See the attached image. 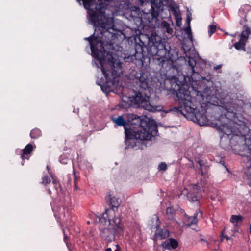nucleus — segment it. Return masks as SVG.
Segmentation results:
<instances>
[{"label": "nucleus", "instance_id": "f257e3e1", "mask_svg": "<svg viewBox=\"0 0 251 251\" xmlns=\"http://www.w3.org/2000/svg\"><path fill=\"white\" fill-rule=\"evenodd\" d=\"M82 1L84 7L88 10L89 20L95 27V33L85 38L89 41L92 57L99 63H121L112 54L106 51L112 46V40L115 37L113 32L114 23L112 18L106 17L105 10L108 3L114 2L117 6L119 0H76Z\"/></svg>", "mask_w": 251, "mask_h": 251}, {"label": "nucleus", "instance_id": "f03ea898", "mask_svg": "<svg viewBox=\"0 0 251 251\" xmlns=\"http://www.w3.org/2000/svg\"><path fill=\"white\" fill-rule=\"evenodd\" d=\"M171 89L176 93L179 100L178 107H174L171 111L182 115L188 119L197 122L200 126L209 125V120L206 116L207 104H201L198 101L202 98L197 96L192 97L188 90L187 86L177 81H171Z\"/></svg>", "mask_w": 251, "mask_h": 251}, {"label": "nucleus", "instance_id": "7ed1b4c3", "mask_svg": "<svg viewBox=\"0 0 251 251\" xmlns=\"http://www.w3.org/2000/svg\"><path fill=\"white\" fill-rule=\"evenodd\" d=\"M242 110V107H236L235 104L231 103L226 105L225 107L215 106L213 112L217 119L214 123V126L225 134L221 137L220 144L223 148L226 147L225 142L227 144H229L230 136H241L242 138L244 139L246 134L248 132V128L243 122L240 121L239 123H237V120L238 119V112H241Z\"/></svg>", "mask_w": 251, "mask_h": 251}, {"label": "nucleus", "instance_id": "20e7f679", "mask_svg": "<svg viewBox=\"0 0 251 251\" xmlns=\"http://www.w3.org/2000/svg\"><path fill=\"white\" fill-rule=\"evenodd\" d=\"M157 126L153 120L141 121L137 127H125L126 148H133L140 140H151L157 135Z\"/></svg>", "mask_w": 251, "mask_h": 251}, {"label": "nucleus", "instance_id": "39448f33", "mask_svg": "<svg viewBox=\"0 0 251 251\" xmlns=\"http://www.w3.org/2000/svg\"><path fill=\"white\" fill-rule=\"evenodd\" d=\"M111 211L105 210L101 217L92 214L94 222L100 223V235L101 237L107 242H111L115 239V234H122L124 230V226L121 223L119 217H114L111 219L109 214Z\"/></svg>", "mask_w": 251, "mask_h": 251}, {"label": "nucleus", "instance_id": "423d86ee", "mask_svg": "<svg viewBox=\"0 0 251 251\" xmlns=\"http://www.w3.org/2000/svg\"><path fill=\"white\" fill-rule=\"evenodd\" d=\"M149 45L151 46V53L155 56L156 59L164 62L170 57L169 52L159 36L152 35L150 38Z\"/></svg>", "mask_w": 251, "mask_h": 251}, {"label": "nucleus", "instance_id": "0eeeda50", "mask_svg": "<svg viewBox=\"0 0 251 251\" xmlns=\"http://www.w3.org/2000/svg\"><path fill=\"white\" fill-rule=\"evenodd\" d=\"M131 101L138 107L143 108L150 111H160L162 107L160 106H154L150 103V97L145 92L138 91L135 93V95L130 98Z\"/></svg>", "mask_w": 251, "mask_h": 251}, {"label": "nucleus", "instance_id": "6e6552de", "mask_svg": "<svg viewBox=\"0 0 251 251\" xmlns=\"http://www.w3.org/2000/svg\"><path fill=\"white\" fill-rule=\"evenodd\" d=\"M132 75L134 76L136 82L139 83L141 88L145 91L148 90L151 83L148 72L139 70L138 71L132 72Z\"/></svg>", "mask_w": 251, "mask_h": 251}, {"label": "nucleus", "instance_id": "1a4fd4ad", "mask_svg": "<svg viewBox=\"0 0 251 251\" xmlns=\"http://www.w3.org/2000/svg\"><path fill=\"white\" fill-rule=\"evenodd\" d=\"M187 191V197L192 201H198L201 197V190L197 184H190L185 188Z\"/></svg>", "mask_w": 251, "mask_h": 251}, {"label": "nucleus", "instance_id": "9d476101", "mask_svg": "<svg viewBox=\"0 0 251 251\" xmlns=\"http://www.w3.org/2000/svg\"><path fill=\"white\" fill-rule=\"evenodd\" d=\"M182 48L184 51V53L186 54V57L187 58L186 60L188 61L189 66L190 67V72L187 73V75L188 76H190L193 81H197L196 76H199V74L195 71L194 68L196 64V61L194 58L187 55L186 51V50H188L187 47H185L184 45L183 44Z\"/></svg>", "mask_w": 251, "mask_h": 251}, {"label": "nucleus", "instance_id": "9b49d317", "mask_svg": "<svg viewBox=\"0 0 251 251\" xmlns=\"http://www.w3.org/2000/svg\"><path fill=\"white\" fill-rule=\"evenodd\" d=\"M244 150L246 153H242L241 155L246 156L249 160V166L245 169V173L248 176V178L251 179V144L249 146L245 145Z\"/></svg>", "mask_w": 251, "mask_h": 251}, {"label": "nucleus", "instance_id": "f8f14e48", "mask_svg": "<svg viewBox=\"0 0 251 251\" xmlns=\"http://www.w3.org/2000/svg\"><path fill=\"white\" fill-rule=\"evenodd\" d=\"M202 216V212L200 210L197 211L193 216H188L186 214H185V220L186 221L187 223L185 224L184 223L182 226H190L191 225L197 224L198 219L201 217Z\"/></svg>", "mask_w": 251, "mask_h": 251}, {"label": "nucleus", "instance_id": "ddd939ff", "mask_svg": "<svg viewBox=\"0 0 251 251\" xmlns=\"http://www.w3.org/2000/svg\"><path fill=\"white\" fill-rule=\"evenodd\" d=\"M178 245L177 241L174 239H169L162 244V247L164 249L168 250L175 249L178 247Z\"/></svg>", "mask_w": 251, "mask_h": 251}, {"label": "nucleus", "instance_id": "4468645a", "mask_svg": "<svg viewBox=\"0 0 251 251\" xmlns=\"http://www.w3.org/2000/svg\"><path fill=\"white\" fill-rule=\"evenodd\" d=\"M169 235V232L168 230L159 229L157 227L154 235V238L156 240H162L168 237Z\"/></svg>", "mask_w": 251, "mask_h": 251}, {"label": "nucleus", "instance_id": "2eb2a0df", "mask_svg": "<svg viewBox=\"0 0 251 251\" xmlns=\"http://www.w3.org/2000/svg\"><path fill=\"white\" fill-rule=\"evenodd\" d=\"M113 122L115 124V125L119 126H124V129L125 127H127V122L123 118L122 115L118 116L117 118H112Z\"/></svg>", "mask_w": 251, "mask_h": 251}, {"label": "nucleus", "instance_id": "dca6fc26", "mask_svg": "<svg viewBox=\"0 0 251 251\" xmlns=\"http://www.w3.org/2000/svg\"><path fill=\"white\" fill-rule=\"evenodd\" d=\"M110 204L112 207V210H107L108 211H111L110 212V214H109V217L110 218L111 216H112L115 209L114 208L117 209L120 205V201L118 198L113 197L110 199Z\"/></svg>", "mask_w": 251, "mask_h": 251}, {"label": "nucleus", "instance_id": "f3484780", "mask_svg": "<svg viewBox=\"0 0 251 251\" xmlns=\"http://www.w3.org/2000/svg\"><path fill=\"white\" fill-rule=\"evenodd\" d=\"M170 9L176 19V24L178 25L179 23L181 22L182 19L180 12L178 8L176 6L171 5Z\"/></svg>", "mask_w": 251, "mask_h": 251}, {"label": "nucleus", "instance_id": "a211bd4d", "mask_svg": "<svg viewBox=\"0 0 251 251\" xmlns=\"http://www.w3.org/2000/svg\"><path fill=\"white\" fill-rule=\"evenodd\" d=\"M175 211L173 207H167L166 211V214L168 220L172 221L173 223L180 226V224L176 221L174 219Z\"/></svg>", "mask_w": 251, "mask_h": 251}, {"label": "nucleus", "instance_id": "6ab92c4d", "mask_svg": "<svg viewBox=\"0 0 251 251\" xmlns=\"http://www.w3.org/2000/svg\"><path fill=\"white\" fill-rule=\"evenodd\" d=\"M33 150V146L31 144H27L25 148L22 150L23 153L21 155V158L23 160L28 159L29 157L28 156Z\"/></svg>", "mask_w": 251, "mask_h": 251}, {"label": "nucleus", "instance_id": "aec40b11", "mask_svg": "<svg viewBox=\"0 0 251 251\" xmlns=\"http://www.w3.org/2000/svg\"><path fill=\"white\" fill-rule=\"evenodd\" d=\"M251 33L250 29L249 27H245L244 30H243L240 36H241V39H243L245 41H247V40L248 38L249 35Z\"/></svg>", "mask_w": 251, "mask_h": 251}, {"label": "nucleus", "instance_id": "412c9836", "mask_svg": "<svg viewBox=\"0 0 251 251\" xmlns=\"http://www.w3.org/2000/svg\"><path fill=\"white\" fill-rule=\"evenodd\" d=\"M246 42L243 39L240 38V40L234 44V47L238 50H245V46Z\"/></svg>", "mask_w": 251, "mask_h": 251}, {"label": "nucleus", "instance_id": "4be33fe9", "mask_svg": "<svg viewBox=\"0 0 251 251\" xmlns=\"http://www.w3.org/2000/svg\"><path fill=\"white\" fill-rule=\"evenodd\" d=\"M243 217L241 215H234L231 216L230 219V222L234 224L235 226H237V224L242 220Z\"/></svg>", "mask_w": 251, "mask_h": 251}, {"label": "nucleus", "instance_id": "5701e85b", "mask_svg": "<svg viewBox=\"0 0 251 251\" xmlns=\"http://www.w3.org/2000/svg\"><path fill=\"white\" fill-rule=\"evenodd\" d=\"M46 168H47V169L48 170V172L50 176L52 178V182L54 185V188L55 190H56L57 193H58V188H60V184H59V182H58V181H57L56 180H55L53 178L52 175L50 171L49 166H47Z\"/></svg>", "mask_w": 251, "mask_h": 251}, {"label": "nucleus", "instance_id": "b1692460", "mask_svg": "<svg viewBox=\"0 0 251 251\" xmlns=\"http://www.w3.org/2000/svg\"><path fill=\"white\" fill-rule=\"evenodd\" d=\"M198 163L200 166V172L199 173L201 176H204L207 173V168L205 165L202 164L201 161L199 160Z\"/></svg>", "mask_w": 251, "mask_h": 251}, {"label": "nucleus", "instance_id": "393cba45", "mask_svg": "<svg viewBox=\"0 0 251 251\" xmlns=\"http://www.w3.org/2000/svg\"><path fill=\"white\" fill-rule=\"evenodd\" d=\"M41 135V131L37 128H35L33 129L30 134V136L31 138L33 139H36L38 137H39Z\"/></svg>", "mask_w": 251, "mask_h": 251}, {"label": "nucleus", "instance_id": "a878e982", "mask_svg": "<svg viewBox=\"0 0 251 251\" xmlns=\"http://www.w3.org/2000/svg\"><path fill=\"white\" fill-rule=\"evenodd\" d=\"M216 25H210L208 28V34L209 36H211L216 31Z\"/></svg>", "mask_w": 251, "mask_h": 251}, {"label": "nucleus", "instance_id": "bb28decb", "mask_svg": "<svg viewBox=\"0 0 251 251\" xmlns=\"http://www.w3.org/2000/svg\"><path fill=\"white\" fill-rule=\"evenodd\" d=\"M201 241L205 242L207 245L208 248L213 250V251H221V250L219 249V246L216 247L215 248H213L211 247V244L208 243V242L206 240L201 239Z\"/></svg>", "mask_w": 251, "mask_h": 251}, {"label": "nucleus", "instance_id": "cd10ccee", "mask_svg": "<svg viewBox=\"0 0 251 251\" xmlns=\"http://www.w3.org/2000/svg\"><path fill=\"white\" fill-rule=\"evenodd\" d=\"M50 182V178L44 175L42 177V183L44 184H47Z\"/></svg>", "mask_w": 251, "mask_h": 251}, {"label": "nucleus", "instance_id": "c85d7f7f", "mask_svg": "<svg viewBox=\"0 0 251 251\" xmlns=\"http://www.w3.org/2000/svg\"><path fill=\"white\" fill-rule=\"evenodd\" d=\"M185 32L186 34L188 35V38L190 39L191 42H192V35L191 32L190 27L189 26L188 28H186L185 29Z\"/></svg>", "mask_w": 251, "mask_h": 251}, {"label": "nucleus", "instance_id": "c756f323", "mask_svg": "<svg viewBox=\"0 0 251 251\" xmlns=\"http://www.w3.org/2000/svg\"><path fill=\"white\" fill-rule=\"evenodd\" d=\"M159 171H165L167 169V165L166 163L162 162L158 166Z\"/></svg>", "mask_w": 251, "mask_h": 251}, {"label": "nucleus", "instance_id": "7c9ffc66", "mask_svg": "<svg viewBox=\"0 0 251 251\" xmlns=\"http://www.w3.org/2000/svg\"><path fill=\"white\" fill-rule=\"evenodd\" d=\"M161 25L162 27L166 29L168 26H170V25L168 22H166L165 21H163L161 22Z\"/></svg>", "mask_w": 251, "mask_h": 251}, {"label": "nucleus", "instance_id": "2f4dec72", "mask_svg": "<svg viewBox=\"0 0 251 251\" xmlns=\"http://www.w3.org/2000/svg\"><path fill=\"white\" fill-rule=\"evenodd\" d=\"M165 31L167 33L169 34L170 35H171L173 32V29L170 26H168L167 28L165 29Z\"/></svg>", "mask_w": 251, "mask_h": 251}, {"label": "nucleus", "instance_id": "473e14b6", "mask_svg": "<svg viewBox=\"0 0 251 251\" xmlns=\"http://www.w3.org/2000/svg\"><path fill=\"white\" fill-rule=\"evenodd\" d=\"M224 230H223V232H222L221 240H223L224 238L226 239V240H230V238H229L228 236L224 235Z\"/></svg>", "mask_w": 251, "mask_h": 251}, {"label": "nucleus", "instance_id": "72a5a7b5", "mask_svg": "<svg viewBox=\"0 0 251 251\" xmlns=\"http://www.w3.org/2000/svg\"><path fill=\"white\" fill-rule=\"evenodd\" d=\"M215 95H216V97H217V98H219L220 99H224V97H223L221 95L218 93H216L215 94Z\"/></svg>", "mask_w": 251, "mask_h": 251}, {"label": "nucleus", "instance_id": "f704fd0d", "mask_svg": "<svg viewBox=\"0 0 251 251\" xmlns=\"http://www.w3.org/2000/svg\"><path fill=\"white\" fill-rule=\"evenodd\" d=\"M162 4L161 3H159V7L158 8H157V12H159L160 11H162L163 10V8L162 7Z\"/></svg>", "mask_w": 251, "mask_h": 251}, {"label": "nucleus", "instance_id": "c9c22d12", "mask_svg": "<svg viewBox=\"0 0 251 251\" xmlns=\"http://www.w3.org/2000/svg\"><path fill=\"white\" fill-rule=\"evenodd\" d=\"M92 214V213H91V214H90V218L92 219V222H90V221H88L87 222V224H90V223H91V222H94V223H95V222H94V218H93V217L91 216Z\"/></svg>", "mask_w": 251, "mask_h": 251}, {"label": "nucleus", "instance_id": "e433bc0d", "mask_svg": "<svg viewBox=\"0 0 251 251\" xmlns=\"http://www.w3.org/2000/svg\"><path fill=\"white\" fill-rule=\"evenodd\" d=\"M222 67V65H217L216 66H215L214 67V70H217L218 69H219L220 68H221Z\"/></svg>", "mask_w": 251, "mask_h": 251}, {"label": "nucleus", "instance_id": "4c0bfd02", "mask_svg": "<svg viewBox=\"0 0 251 251\" xmlns=\"http://www.w3.org/2000/svg\"><path fill=\"white\" fill-rule=\"evenodd\" d=\"M74 176H75L74 182L75 184V183H76V177L77 176H76V173H75V171H74ZM75 187H76L75 184Z\"/></svg>", "mask_w": 251, "mask_h": 251}, {"label": "nucleus", "instance_id": "58836bf2", "mask_svg": "<svg viewBox=\"0 0 251 251\" xmlns=\"http://www.w3.org/2000/svg\"><path fill=\"white\" fill-rule=\"evenodd\" d=\"M191 20V18H190L189 16H187V22L189 24L190 21Z\"/></svg>", "mask_w": 251, "mask_h": 251}, {"label": "nucleus", "instance_id": "ea45409f", "mask_svg": "<svg viewBox=\"0 0 251 251\" xmlns=\"http://www.w3.org/2000/svg\"><path fill=\"white\" fill-rule=\"evenodd\" d=\"M61 163L63 164H66L67 163V161L66 160H64L63 159H61Z\"/></svg>", "mask_w": 251, "mask_h": 251}, {"label": "nucleus", "instance_id": "a19ab883", "mask_svg": "<svg viewBox=\"0 0 251 251\" xmlns=\"http://www.w3.org/2000/svg\"><path fill=\"white\" fill-rule=\"evenodd\" d=\"M155 4L154 3H152V4H151V8L152 9H155Z\"/></svg>", "mask_w": 251, "mask_h": 251}, {"label": "nucleus", "instance_id": "79ce46f5", "mask_svg": "<svg viewBox=\"0 0 251 251\" xmlns=\"http://www.w3.org/2000/svg\"><path fill=\"white\" fill-rule=\"evenodd\" d=\"M105 251H112V249L111 248H107Z\"/></svg>", "mask_w": 251, "mask_h": 251}, {"label": "nucleus", "instance_id": "37998d69", "mask_svg": "<svg viewBox=\"0 0 251 251\" xmlns=\"http://www.w3.org/2000/svg\"><path fill=\"white\" fill-rule=\"evenodd\" d=\"M66 238H67L66 236V235H65V236H64V241H65V242H66Z\"/></svg>", "mask_w": 251, "mask_h": 251}, {"label": "nucleus", "instance_id": "c03bdc74", "mask_svg": "<svg viewBox=\"0 0 251 251\" xmlns=\"http://www.w3.org/2000/svg\"><path fill=\"white\" fill-rule=\"evenodd\" d=\"M49 193L50 195L51 194V191L50 190H48Z\"/></svg>", "mask_w": 251, "mask_h": 251}, {"label": "nucleus", "instance_id": "a18cd8bd", "mask_svg": "<svg viewBox=\"0 0 251 251\" xmlns=\"http://www.w3.org/2000/svg\"><path fill=\"white\" fill-rule=\"evenodd\" d=\"M114 251H120L119 249H117Z\"/></svg>", "mask_w": 251, "mask_h": 251}, {"label": "nucleus", "instance_id": "49530a36", "mask_svg": "<svg viewBox=\"0 0 251 251\" xmlns=\"http://www.w3.org/2000/svg\"><path fill=\"white\" fill-rule=\"evenodd\" d=\"M95 64L97 65V66L98 67H99V66L98 65V64L96 63V62H95Z\"/></svg>", "mask_w": 251, "mask_h": 251}]
</instances>
